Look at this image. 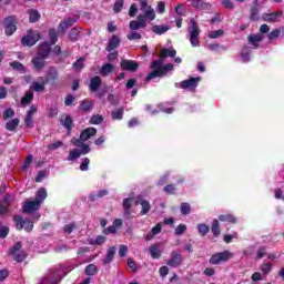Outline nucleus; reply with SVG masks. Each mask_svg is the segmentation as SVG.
<instances>
[{"label":"nucleus","instance_id":"obj_58","mask_svg":"<svg viewBox=\"0 0 284 284\" xmlns=\"http://www.w3.org/2000/svg\"><path fill=\"white\" fill-rule=\"evenodd\" d=\"M34 115H30L29 113H27L26 119H24V123L27 125V128H34V123L32 122Z\"/></svg>","mask_w":284,"mask_h":284},{"label":"nucleus","instance_id":"obj_34","mask_svg":"<svg viewBox=\"0 0 284 284\" xmlns=\"http://www.w3.org/2000/svg\"><path fill=\"white\" fill-rule=\"evenodd\" d=\"M32 99H34V93L32 91L27 92L21 99V105H28L32 102Z\"/></svg>","mask_w":284,"mask_h":284},{"label":"nucleus","instance_id":"obj_22","mask_svg":"<svg viewBox=\"0 0 284 284\" xmlns=\"http://www.w3.org/2000/svg\"><path fill=\"white\" fill-rule=\"evenodd\" d=\"M101 83H103V80H101V77L95 75V77L91 78V80H90L91 92H98L99 88H101Z\"/></svg>","mask_w":284,"mask_h":284},{"label":"nucleus","instance_id":"obj_31","mask_svg":"<svg viewBox=\"0 0 284 284\" xmlns=\"http://www.w3.org/2000/svg\"><path fill=\"white\" fill-rule=\"evenodd\" d=\"M149 252H150L152 258H160L161 257V248L159 247V245H151L149 247Z\"/></svg>","mask_w":284,"mask_h":284},{"label":"nucleus","instance_id":"obj_14","mask_svg":"<svg viewBox=\"0 0 284 284\" xmlns=\"http://www.w3.org/2000/svg\"><path fill=\"white\" fill-rule=\"evenodd\" d=\"M48 84V79L44 77L38 78V81H33L31 88L34 92H45V85Z\"/></svg>","mask_w":284,"mask_h":284},{"label":"nucleus","instance_id":"obj_24","mask_svg":"<svg viewBox=\"0 0 284 284\" xmlns=\"http://www.w3.org/2000/svg\"><path fill=\"white\" fill-rule=\"evenodd\" d=\"M283 16V11H277L274 13H264L263 14V21H267L268 23H274L278 17Z\"/></svg>","mask_w":284,"mask_h":284},{"label":"nucleus","instance_id":"obj_43","mask_svg":"<svg viewBox=\"0 0 284 284\" xmlns=\"http://www.w3.org/2000/svg\"><path fill=\"white\" fill-rule=\"evenodd\" d=\"M126 38L129 39V41H139V39L142 38V36L139 33V31H131Z\"/></svg>","mask_w":284,"mask_h":284},{"label":"nucleus","instance_id":"obj_51","mask_svg":"<svg viewBox=\"0 0 284 284\" xmlns=\"http://www.w3.org/2000/svg\"><path fill=\"white\" fill-rule=\"evenodd\" d=\"M223 34H224V31L219 29L215 31H211L209 37H210V39H219L220 37H223Z\"/></svg>","mask_w":284,"mask_h":284},{"label":"nucleus","instance_id":"obj_57","mask_svg":"<svg viewBox=\"0 0 284 284\" xmlns=\"http://www.w3.org/2000/svg\"><path fill=\"white\" fill-rule=\"evenodd\" d=\"M83 58L78 59L74 63H73V68L74 70H77L78 72H81V69L83 68Z\"/></svg>","mask_w":284,"mask_h":284},{"label":"nucleus","instance_id":"obj_4","mask_svg":"<svg viewBox=\"0 0 284 284\" xmlns=\"http://www.w3.org/2000/svg\"><path fill=\"white\" fill-rule=\"evenodd\" d=\"M189 34H190V43L192 48H199L200 45V36H201V29H199V24L194 19H191L189 23Z\"/></svg>","mask_w":284,"mask_h":284},{"label":"nucleus","instance_id":"obj_55","mask_svg":"<svg viewBox=\"0 0 284 284\" xmlns=\"http://www.w3.org/2000/svg\"><path fill=\"white\" fill-rule=\"evenodd\" d=\"M281 37V30L275 29L268 33L270 41H274V39H278Z\"/></svg>","mask_w":284,"mask_h":284},{"label":"nucleus","instance_id":"obj_59","mask_svg":"<svg viewBox=\"0 0 284 284\" xmlns=\"http://www.w3.org/2000/svg\"><path fill=\"white\" fill-rule=\"evenodd\" d=\"M128 267L131 268V271L136 272L139 270V265L136 264V262L132 258L128 260Z\"/></svg>","mask_w":284,"mask_h":284},{"label":"nucleus","instance_id":"obj_6","mask_svg":"<svg viewBox=\"0 0 284 284\" xmlns=\"http://www.w3.org/2000/svg\"><path fill=\"white\" fill-rule=\"evenodd\" d=\"M234 256V253L230 251H223L220 253H215L211 256L210 263L211 265H219V263H224L226 261H230Z\"/></svg>","mask_w":284,"mask_h":284},{"label":"nucleus","instance_id":"obj_63","mask_svg":"<svg viewBox=\"0 0 284 284\" xmlns=\"http://www.w3.org/2000/svg\"><path fill=\"white\" fill-rule=\"evenodd\" d=\"M164 192H166V194H174V192H176V186H174V184H169L164 186Z\"/></svg>","mask_w":284,"mask_h":284},{"label":"nucleus","instance_id":"obj_2","mask_svg":"<svg viewBox=\"0 0 284 284\" xmlns=\"http://www.w3.org/2000/svg\"><path fill=\"white\" fill-rule=\"evenodd\" d=\"M45 199H48V191H45V189L38 190L34 201L26 200L23 205L24 214H31V212L39 210V207H41V203H43Z\"/></svg>","mask_w":284,"mask_h":284},{"label":"nucleus","instance_id":"obj_36","mask_svg":"<svg viewBox=\"0 0 284 284\" xmlns=\"http://www.w3.org/2000/svg\"><path fill=\"white\" fill-rule=\"evenodd\" d=\"M211 232L215 236H220L221 235V226L219 224V220H213Z\"/></svg>","mask_w":284,"mask_h":284},{"label":"nucleus","instance_id":"obj_20","mask_svg":"<svg viewBox=\"0 0 284 284\" xmlns=\"http://www.w3.org/2000/svg\"><path fill=\"white\" fill-rule=\"evenodd\" d=\"M95 134L97 129L88 128L81 132L80 139H78V141H81V143H83L84 141H88L91 136H94Z\"/></svg>","mask_w":284,"mask_h":284},{"label":"nucleus","instance_id":"obj_5","mask_svg":"<svg viewBox=\"0 0 284 284\" xmlns=\"http://www.w3.org/2000/svg\"><path fill=\"white\" fill-rule=\"evenodd\" d=\"M19 23V20H17V17L11 16L4 19L3 26H4V32L7 37H12L14 32H17V24Z\"/></svg>","mask_w":284,"mask_h":284},{"label":"nucleus","instance_id":"obj_7","mask_svg":"<svg viewBox=\"0 0 284 284\" xmlns=\"http://www.w3.org/2000/svg\"><path fill=\"white\" fill-rule=\"evenodd\" d=\"M13 221L16 223L17 230H26V232H32L34 224L28 219H23L20 215H14Z\"/></svg>","mask_w":284,"mask_h":284},{"label":"nucleus","instance_id":"obj_35","mask_svg":"<svg viewBox=\"0 0 284 284\" xmlns=\"http://www.w3.org/2000/svg\"><path fill=\"white\" fill-rule=\"evenodd\" d=\"M13 261L17 263H22V261H26V253L23 251H13Z\"/></svg>","mask_w":284,"mask_h":284},{"label":"nucleus","instance_id":"obj_38","mask_svg":"<svg viewBox=\"0 0 284 284\" xmlns=\"http://www.w3.org/2000/svg\"><path fill=\"white\" fill-rule=\"evenodd\" d=\"M38 19H41V14H39V11L32 9L29 11V21L30 23H36Z\"/></svg>","mask_w":284,"mask_h":284},{"label":"nucleus","instance_id":"obj_28","mask_svg":"<svg viewBox=\"0 0 284 284\" xmlns=\"http://www.w3.org/2000/svg\"><path fill=\"white\" fill-rule=\"evenodd\" d=\"M162 226L161 224H156L151 232L146 235V241H152L156 234H161Z\"/></svg>","mask_w":284,"mask_h":284},{"label":"nucleus","instance_id":"obj_21","mask_svg":"<svg viewBox=\"0 0 284 284\" xmlns=\"http://www.w3.org/2000/svg\"><path fill=\"white\" fill-rule=\"evenodd\" d=\"M116 254V247L112 246L108 250L105 257L103 258V265H110L114 261V255Z\"/></svg>","mask_w":284,"mask_h":284},{"label":"nucleus","instance_id":"obj_11","mask_svg":"<svg viewBox=\"0 0 284 284\" xmlns=\"http://www.w3.org/2000/svg\"><path fill=\"white\" fill-rule=\"evenodd\" d=\"M183 263V256L181 255L180 251H173L171 253L170 260L166 262V265L170 267H179Z\"/></svg>","mask_w":284,"mask_h":284},{"label":"nucleus","instance_id":"obj_13","mask_svg":"<svg viewBox=\"0 0 284 284\" xmlns=\"http://www.w3.org/2000/svg\"><path fill=\"white\" fill-rule=\"evenodd\" d=\"M60 281L61 273L59 271H53L43 278L42 284H59Z\"/></svg>","mask_w":284,"mask_h":284},{"label":"nucleus","instance_id":"obj_48","mask_svg":"<svg viewBox=\"0 0 284 284\" xmlns=\"http://www.w3.org/2000/svg\"><path fill=\"white\" fill-rule=\"evenodd\" d=\"M103 243H105V236L103 235H99L95 240H91L90 242L91 245H103Z\"/></svg>","mask_w":284,"mask_h":284},{"label":"nucleus","instance_id":"obj_12","mask_svg":"<svg viewBox=\"0 0 284 284\" xmlns=\"http://www.w3.org/2000/svg\"><path fill=\"white\" fill-rule=\"evenodd\" d=\"M129 28L131 31L141 30L143 28H148V22L143 18V16H138L136 20H133L129 23Z\"/></svg>","mask_w":284,"mask_h":284},{"label":"nucleus","instance_id":"obj_17","mask_svg":"<svg viewBox=\"0 0 284 284\" xmlns=\"http://www.w3.org/2000/svg\"><path fill=\"white\" fill-rule=\"evenodd\" d=\"M74 23H77V19L74 18H68L64 21L60 22L59 27H58V32L60 34H64V32L68 30V28H72V26H74Z\"/></svg>","mask_w":284,"mask_h":284},{"label":"nucleus","instance_id":"obj_26","mask_svg":"<svg viewBox=\"0 0 284 284\" xmlns=\"http://www.w3.org/2000/svg\"><path fill=\"white\" fill-rule=\"evenodd\" d=\"M112 72H114V65L110 64V63H105L100 69L101 77H110V74H112Z\"/></svg>","mask_w":284,"mask_h":284},{"label":"nucleus","instance_id":"obj_30","mask_svg":"<svg viewBox=\"0 0 284 284\" xmlns=\"http://www.w3.org/2000/svg\"><path fill=\"white\" fill-rule=\"evenodd\" d=\"M59 77V73L57 72V69L55 68H49L48 72H47V78L44 79H48V82L49 81H57Z\"/></svg>","mask_w":284,"mask_h":284},{"label":"nucleus","instance_id":"obj_50","mask_svg":"<svg viewBox=\"0 0 284 284\" xmlns=\"http://www.w3.org/2000/svg\"><path fill=\"white\" fill-rule=\"evenodd\" d=\"M112 119L121 121L123 119V109H118L112 112Z\"/></svg>","mask_w":284,"mask_h":284},{"label":"nucleus","instance_id":"obj_18","mask_svg":"<svg viewBox=\"0 0 284 284\" xmlns=\"http://www.w3.org/2000/svg\"><path fill=\"white\" fill-rule=\"evenodd\" d=\"M120 65L123 70H128L129 72H136V70H139V63L132 60H122Z\"/></svg>","mask_w":284,"mask_h":284},{"label":"nucleus","instance_id":"obj_49","mask_svg":"<svg viewBox=\"0 0 284 284\" xmlns=\"http://www.w3.org/2000/svg\"><path fill=\"white\" fill-rule=\"evenodd\" d=\"M197 229H199V233L202 236H205V234H207L210 232V226H207L206 224H199Z\"/></svg>","mask_w":284,"mask_h":284},{"label":"nucleus","instance_id":"obj_61","mask_svg":"<svg viewBox=\"0 0 284 284\" xmlns=\"http://www.w3.org/2000/svg\"><path fill=\"white\" fill-rule=\"evenodd\" d=\"M139 12V8H136V4H131L129 9V17H136V13Z\"/></svg>","mask_w":284,"mask_h":284},{"label":"nucleus","instance_id":"obj_9","mask_svg":"<svg viewBox=\"0 0 284 284\" xmlns=\"http://www.w3.org/2000/svg\"><path fill=\"white\" fill-rule=\"evenodd\" d=\"M140 10H141L142 14H139L138 17H143V19L146 22L148 21H154V19H156V12L148 3L140 6Z\"/></svg>","mask_w":284,"mask_h":284},{"label":"nucleus","instance_id":"obj_25","mask_svg":"<svg viewBox=\"0 0 284 284\" xmlns=\"http://www.w3.org/2000/svg\"><path fill=\"white\" fill-rule=\"evenodd\" d=\"M39 57H42L44 59H48V54H50V44L48 42H44L40 45L38 53Z\"/></svg>","mask_w":284,"mask_h":284},{"label":"nucleus","instance_id":"obj_45","mask_svg":"<svg viewBox=\"0 0 284 284\" xmlns=\"http://www.w3.org/2000/svg\"><path fill=\"white\" fill-rule=\"evenodd\" d=\"M186 230H187V226L185 224H180L175 227V235L181 236L185 234Z\"/></svg>","mask_w":284,"mask_h":284},{"label":"nucleus","instance_id":"obj_3","mask_svg":"<svg viewBox=\"0 0 284 284\" xmlns=\"http://www.w3.org/2000/svg\"><path fill=\"white\" fill-rule=\"evenodd\" d=\"M71 143L75 145V148H81V149H73L69 152V155L67 158L68 161H77V159L81 158V154H88L90 153V146L88 144H84L81 142V140L78 139H72Z\"/></svg>","mask_w":284,"mask_h":284},{"label":"nucleus","instance_id":"obj_23","mask_svg":"<svg viewBox=\"0 0 284 284\" xmlns=\"http://www.w3.org/2000/svg\"><path fill=\"white\" fill-rule=\"evenodd\" d=\"M121 45V39L118 36H112L109 40L108 52H112V50H116V48Z\"/></svg>","mask_w":284,"mask_h":284},{"label":"nucleus","instance_id":"obj_41","mask_svg":"<svg viewBox=\"0 0 284 284\" xmlns=\"http://www.w3.org/2000/svg\"><path fill=\"white\" fill-rule=\"evenodd\" d=\"M80 110H82V112H88V110H92V102L89 100L82 101L80 104Z\"/></svg>","mask_w":284,"mask_h":284},{"label":"nucleus","instance_id":"obj_42","mask_svg":"<svg viewBox=\"0 0 284 284\" xmlns=\"http://www.w3.org/2000/svg\"><path fill=\"white\" fill-rule=\"evenodd\" d=\"M87 276H94L97 274V265L89 264L85 268Z\"/></svg>","mask_w":284,"mask_h":284},{"label":"nucleus","instance_id":"obj_64","mask_svg":"<svg viewBox=\"0 0 284 284\" xmlns=\"http://www.w3.org/2000/svg\"><path fill=\"white\" fill-rule=\"evenodd\" d=\"M125 254H128V245H120L119 256L123 257Z\"/></svg>","mask_w":284,"mask_h":284},{"label":"nucleus","instance_id":"obj_16","mask_svg":"<svg viewBox=\"0 0 284 284\" xmlns=\"http://www.w3.org/2000/svg\"><path fill=\"white\" fill-rule=\"evenodd\" d=\"M31 63L37 72H41L43 70V68H45V58L37 54V57H34L31 60Z\"/></svg>","mask_w":284,"mask_h":284},{"label":"nucleus","instance_id":"obj_56","mask_svg":"<svg viewBox=\"0 0 284 284\" xmlns=\"http://www.w3.org/2000/svg\"><path fill=\"white\" fill-rule=\"evenodd\" d=\"M31 163H32V155H28L22 165L23 172H28V169L30 168Z\"/></svg>","mask_w":284,"mask_h":284},{"label":"nucleus","instance_id":"obj_52","mask_svg":"<svg viewBox=\"0 0 284 284\" xmlns=\"http://www.w3.org/2000/svg\"><path fill=\"white\" fill-rule=\"evenodd\" d=\"M10 65L13 68V70H18V72H23V70H26V67H23L21 62L13 61L10 63Z\"/></svg>","mask_w":284,"mask_h":284},{"label":"nucleus","instance_id":"obj_29","mask_svg":"<svg viewBox=\"0 0 284 284\" xmlns=\"http://www.w3.org/2000/svg\"><path fill=\"white\" fill-rule=\"evenodd\" d=\"M168 30H170V27H168V26L155 24L152 27V32H154V34H165V32H168Z\"/></svg>","mask_w":284,"mask_h":284},{"label":"nucleus","instance_id":"obj_46","mask_svg":"<svg viewBox=\"0 0 284 284\" xmlns=\"http://www.w3.org/2000/svg\"><path fill=\"white\" fill-rule=\"evenodd\" d=\"M241 59H242V61H244V63H247V61H250V48L245 47L242 50Z\"/></svg>","mask_w":284,"mask_h":284},{"label":"nucleus","instance_id":"obj_39","mask_svg":"<svg viewBox=\"0 0 284 284\" xmlns=\"http://www.w3.org/2000/svg\"><path fill=\"white\" fill-rule=\"evenodd\" d=\"M263 39H264V37L261 33L252 34V36L248 37L250 43H253V45H255V48H256V43L263 41Z\"/></svg>","mask_w":284,"mask_h":284},{"label":"nucleus","instance_id":"obj_53","mask_svg":"<svg viewBox=\"0 0 284 284\" xmlns=\"http://www.w3.org/2000/svg\"><path fill=\"white\" fill-rule=\"evenodd\" d=\"M12 116H14V110L12 109L4 110L2 114V118L4 119V121H8V119H12Z\"/></svg>","mask_w":284,"mask_h":284},{"label":"nucleus","instance_id":"obj_8","mask_svg":"<svg viewBox=\"0 0 284 284\" xmlns=\"http://www.w3.org/2000/svg\"><path fill=\"white\" fill-rule=\"evenodd\" d=\"M41 39V32L39 31H28V33L22 38L21 43L22 45L32 47L37 41Z\"/></svg>","mask_w":284,"mask_h":284},{"label":"nucleus","instance_id":"obj_32","mask_svg":"<svg viewBox=\"0 0 284 284\" xmlns=\"http://www.w3.org/2000/svg\"><path fill=\"white\" fill-rule=\"evenodd\" d=\"M124 216H130L132 210V199H125L123 201Z\"/></svg>","mask_w":284,"mask_h":284},{"label":"nucleus","instance_id":"obj_37","mask_svg":"<svg viewBox=\"0 0 284 284\" xmlns=\"http://www.w3.org/2000/svg\"><path fill=\"white\" fill-rule=\"evenodd\" d=\"M180 212L181 214L186 216L187 214H190V212H192V206L190 205V203L183 202L180 206Z\"/></svg>","mask_w":284,"mask_h":284},{"label":"nucleus","instance_id":"obj_60","mask_svg":"<svg viewBox=\"0 0 284 284\" xmlns=\"http://www.w3.org/2000/svg\"><path fill=\"white\" fill-rule=\"evenodd\" d=\"M261 271L263 272V274H270L272 272V264L270 263L262 264Z\"/></svg>","mask_w":284,"mask_h":284},{"label":"nucleus","instance_id":"obj_1","mask_svg":"<svg viewBox=\"0 0 284 284\" xmlns=\"http://www.w3.org/2000/svg\"><path fill=\"white\" fill-rule=\"evenodd\" d=\"M159 57L160 60H154L151 63V70L154 71L149 73V75L146 77V82L152 81V79H158V77H165L168 72H172V70H174V64L169 63L166 65H163V61H165L168 57L174 59V57H176V50L164 48L160 51Z\"/></svg>","mask_w":284,"mask_h":284},{"label":"nucleus","instance_id":"obj_44","mask_svg":"<svg viewBox=\"0 0 284 284\" xmlns=\"http://www.w3.org/2000/svg\"><path fill=\"white\" fill-rule=\"evenodd\" d=\"M59 148H63V142L59 140L48 145V150H51L52 152H54V150H59Z\"/></svg>","mask_w":284,"mask_h":284},{"label":"nucleus","instance_id":"obj_15","mask_svg":"<svg viewBox=\"0 0 284 284\" xmlns=\"http://www.w3.org/2000/svg\"><path fill=\"white\" fill-rule=\"evenodd\" d=\"M199 81H201V78L184 80L180 83V88H182V90H194L199 85Z\"/></svg>","mask_w":284,"mask_h":284},{"label":"nucleus","instance_id":"obj_33","mask_svg":"<svg viewBox=\"0 0 284 284\" xmlns=\"http://www.w3.org/2000/svg\"><path fill=\"white\" fill-rule=\"evenodd\" d=\"M219 221L222 223H236V217L232 214H223L219 216Z\"/></svg>","mask_w":284,"mask_h":284},{"label":"nucleus","instance_id":"obj_10","mask_svg":"<svg viewBox=\"0 0 284 284\" xmlns=\"http://www.w3.org/2000/svg\"><path fill=\"white\" fill-rule=\"evenodd\" d=\"M12 201H14V196L11 194H6L3 200L0 201V216L10 213V205H12Z\"/></svg>","mask_w":284,"mask_h":284},{"label":"nucleus","instance_id":"obj_47","mask_svg":"<svg viewBox=\"0 0 284 284\" xmlns=\"http://www.w3.org/2000/svg\"><path fill=\"white\" fill-rule=\"evenodd\" d=\"M90 123H91L92 125H99V124L103 123V116H101L100 114L93 115V116L90 119Z\"/></svg>","mask_w":284,"mask_h":284},{"label":"nucleus","instance_id":"obj_27","mask_svg":"<svg viewBox=\"0 0 284 284\" xmlns=\"http://www.w3.org/2000/svg\"><path fill=\"white\" fill-rule=\"evenodd\" d=\"M20 120L18 118H14L6 123V130L9 132H14L17 128H19Z\"/></svg>","mask_w":284,"mask_h":284},{"label":"nucleus","instance_id":"obj_19","mask_svg":"<svg viewBox=\"0 0 284 284\" xmlns=\"http://www.w3.org/2000/svg\"><path fill=\"white\" fill-rule=\"evenodd\" d=\"M136 203L142 205V210L140 212L141 216H145V214L151 210L150 201L144 200L143 196L139 195Z\"/></svg>","mask_w":284,"mask_h":284},{"label":"nucleus","instance_id":"obj_54","mask_svg":"<svg viewBox=\"0 0 284 284\" xmlns=\"http://www.w3.org/2000/svg\"><path fill=\"white\" fill-rule=\"evenodd\" d=\"M90 165V159L89 158H84L83 160H82V163H81V165H80V170L82 171V172H88V166Z\"/></svg>","mask_w":284,"mask_h":284},{"label":"nucleus","instance_id":"obj_40","mask_svg":"<svg viewBox=\"0 0 284 284\" xmlns=\"http://www.w3.org/2000/svg\"><path fill=\"white\" fill-rule=\"evenodd\" d=\"M49 39H50V42L52 43V45H54V43H57V41H59V38L57 36V29L49 30Z\"/></svg>","mask_w":284,"mask_h":284},{"label":"nucleus","instance_id":"obj_62","mask_svg":"<svg viewBox=\"0 0 284 284\" xmlns=\"http://www.w3.org/2000/svg\"><path fill=\"white\" fill-rule=\"evenodd\" d=\"M114 12H119L120 10H123V0H116L113 6Z\"/></svg>","mask_w":284,"mask_h":284}]
</instances>
